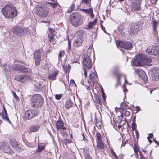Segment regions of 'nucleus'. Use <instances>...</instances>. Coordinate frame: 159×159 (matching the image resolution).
I'll list each match as a JSON object with an SVG mask.
<instances>
[{
  "mask_svg": "<svg viewBox=\"0 0 159 159\" xmlns=\"http://www.w3.org/2000/svg\"><path fill=\"white\" fill-rule=\"evenodd\" d=\"M136 124L135 122H133L132 123V127H136Z\"/></svg>",
  "mask_w": 159,
  "mask_h": 159,
  "instance_id": "774afa93",
  "label": "nucleus"
},
{
  "mask_svg": "<svg viewBox=\"0 0 159 159\" xmlns=\"http://www.w3.org/2000/svg\"><path fill=\"white\" fill-rule=\"evenodd\" d=\"M143 55L138 56L134 59L133 63L136 66H140L144 65Z\"/></svg>",
  "mask_w": 159,
  "mask_h": 159,
  "instance_id": "9b49d317",
  "label": "nucleus"
},
{
  "mask_svg": "<svg viewBox=\"0 0 159 159\" xmlns=\"http://www.w3.org/2000/svg\"><path fill=\"white\" fill-rule=\"evenodd\" d=\"M2 14L7 19L11 18L16 16L17 14L16 8L13 4L6 5L2 10Z\"/></svg>",
  "mask_w": 159,
  "mask_h": 159,
  "instance_id": "f257e3e1",
  "label": "nucleus"
},
{
  "mask_svg": "<svg viewBox=\"0 0 159 159\" xmlns=\"http://www.w3.org/2000/svg\"><path fill=\"white\" fill-rule=\"evenodd\" d=\"M39 128V126L35 125L31 126L30 130L31 132H35L38 130Z\"/></svg>",
  "mask_w": 159,
  "mask_h": 159,
  "instance_id": "cd10ccee",
  "label": "nucleus"
},
{
  "mask_svg": "<svg viewBox=\"0 0 159 159\" xmlns=\"http://www.w3.org/2000/svg\"><path fill=\"white\" fill-rule=\"evenodd\" d=\"M83 40L82 39V36H80L78 38L75 39L73 43L74 46L79 47L82 45Z\"/></svg>",
  "mask_w": 159,
  "mask_h": 159,
  "instance_id": "dca6fc26",
  "label": "nucleus"
},
{
  "mask_svg": "<svg viewBox=\"0 0 159 159\" xmlns=\"http://www.w3.org/2000/svg\"><path fill=\"white\" fill-rule=\"evenodd\" d=\"M125 115L126 116H129L130 115V112L128 111H126L125 112Z\"/></svg>",
  "mask_w": 159,
  "mask_h": 159,
  "instance_id": "4d7b16f0",
  "label": "nucleus"
},
{
  "mask_svg": "<svg viewBox=\"0 0 159 159\" xmlns=\"http://www.w3.org/2000/svg\"><path fill=\"white\" fill-rule=\"evenodd\" d=\"M121 106L123 107H126V104L124 102H122L121 103Z\"/></svg>",
  "mask_w": 159,
  "mask_h": 159,
  "instance_id": "13d9d810",
  "label": "nucleus"
},
{
  "mask_svg": "<svg viewBox=\"0 0 159 159\" xmlns=\"http://www.w3.org/2000/svg\"><path fill=\"white\" fill-rule=\"evenodd\" d=\"M85 159H92L90 155L89 154H87L85 156Z\"/></svg>",
  "mask_w": 159,
  "mask_h": 159,
  "instance_id": "864d4df0",
  "label": "nucleus"
},
{
  "mask_svg": "<svg viewBox=\"0 0 159 159\" xmlns=\"http://www.w3.org/2000/svg\"><path fill=\"white\" fill-rule=\"evenodd\" d=\"M150 72L151 73L152 80L154 81H157L159 80V69L154 67L149 70Z\"/></svg>",
  "mask_w": 159,
  "mask_h": 159,
  "instance_id": "1a4fd4ad",
  "label": "nucleus"
},
{
  "mask_svg": "<svg viewBox=\"0 0 159 159\" xmlns=\"http://www.w3.org/2000/svg\"><path fill=\"white\" fill-rule=\"evenodd\" d=\"M142 0H134L132 1V8L135 10L139 11L141 8L140 5Z\"/></svg>",
  "mask_w": 159,
  "mask_h": 159,
  "instance_id": "ddd939ff",
  "label": "nucleus"
},
{
  "mask_svg": "<svg viewBox=\"0 0 159 159\" xmlns=\"http://www.w3.org/2000/svg\"><path fill=\"white\" fill-rule=\"evenodd\" d=\"M96 99L97 102L100 105L102 104L101 101V100L100 97L98 95L96 97Z\"/></svg>",
  "mask_w": 159,
  "mask_h": 159,
  "instance_id": "a18cd8bd",
  "label": "nucleus"
},
{
  "mask_svg": "<svg viewBox=\"0 0 159 159\" xmlns=\"http://www.w3.org/2000/svg\"><path fill=\"white\" fill-rule=\"evenodd\" d=\"M100 25H101V27L102 29L106 33H107V32H106L105 28L104 26H103L102 24V23L103 22V21L102 20H100Z\"/></svg>",
  "mask_w": 159,
  "mask_h": 159,
  "instance_id": "49530a36",
  "label": "nucleus"
},
{
  "mask_svg": "<svg viewBox=\"0 0 159 159\" xmlns=\"http://www.w3.org/2000/svg\"><path fill=\"white\" fill-rule=\"evenodd\" d=\"M47 4L48 5H49L50 6L52 7L53 8H56L57 7V6L59 5V4L57 2H56L55 3L48 2L47 3Z\"/></svg>",
  "mask_w": 159,
  "mask_h": 159,
  "instance_id": "7c9ffc66",
  "label": "nucleus"
},
{
  "mask_svg": "<svg viewBox=\"0 0 159 159\" xmlns=\"http://www.w3.org/2000/svg\"><path fill=\"white\" fill-rule=\"evenodd\" d=\"M97 147L100 149H102L104 148V145L102 141L97 142Z\"/></svg>",
  "mask_w": 159,
  "mask_h": 159,
  "instance_id": "a878e982",
  "label": "nucleus"
},
{
  "mask_svg": "<svg viewBox=\"0 0 159 159\" xmlns=\"http://www.w3.org/2000/svg\"><path fill=\"white\" fill-rule=\"evenodd\" d=\"M70 21L72 25L75 27H78L82 23V20H70Z\"/></svg>",
  "mask_w": 159,
  "mask_h": 159,
  "instance_id": "5701e85b",
  "label": "nucleus"
},
{
  "mask_svg": "<svg viewBox=\"0 0 159 159\" xmlns=\"http://www.w3.org/2000/svg\"><path fill=\"white\" fill-rule=\"evenodd\" d=\"M56 126L57 129H61L64 131L66 129V128L64 127V123L60 120L56 121Z\"/></svg>",
  "mask_w": 159,
  "mask_h": 159,
  "instance_id": "2eb2a0df",
  "label": "nucleus"
},
{
  "mask_svg": "<svg viewBox=\"0 0 159 159\" xmlns=\"http://www.w3.org/2000/svg\"><path fill=\"white\" fill-rule=\"evenodd\" d=\"M88 9H83L81 10V11H82L84 12H85V13H87V12L88 11Z\"/></svg>",
  "mask_w": 159,
  "mask_h": 159,
  "instance_id": "338daca9",
  "label": "nucleus"
},
{
  "mask_svg": "<svg viewBox=\"0 0 159 159\" xmlns=\"http://www.w3.org/2000/svg\"><path fill=\"white\" fill-rule=\"evenodd\" d=\"M97 20H93L92 22H90L87 25V29L89 30H90L92 29L93 27L95 26Z\"/></svg>",
  "mask_w": 159,
  "mask_h": 159,
  "instance_id": "b1692460",
  "label": "nucleus"
},
{
  "mask_svg": "<svg viewBox=\"0 0 159 159\" xmlns=\"http://www.w3.org/2000/svg\"><path fill=\"white\" fill-rule=\"evenodd\" d=\"M87 51V55L84 57L83 60V64L84 68H87L89 69H90L92 67V61L89 55H88L89 51Z\"/></svg>",
  "mask_w": 159,
  "mask_h": 159,
  "instance_id": "6e6552de",
  "label": "nucleus"
},
{
  "mask_svg": "<svg viewBox=\"0 0 159 159\" xmlns=\"http://www.w3.org/2000/svg\"><path fill=\"white\" fill-rule=\"evenodd\" d=\"M71 49V41L68 39V47L67 51L68 52H70Z\"/></svg>",
  "mask_w": 159,
  "mask_h": 159,
  "instance_id": "c9c22d12",
  "label": "nucleus"
},
{
  "mask_svg": "<svg viewBox=\"0 0 159 159\" xmlns=\"http://www.w3.org/2000/svg\"><path fill=\"white\" fill-rule=\"evenodd\" d=\"M125 75L123 74H120L119 75H118L117 76V78H121L122 76H124V75Z\"/></svg>",
  "mask_w": 159,
  "mask_h": 159,
  "instance_id": "69168bd1",
  "label": "nucleus"
},
{
  "mask_svg": "<svg viewBox=\"0 0 159 159\" xmlns=\"http://www.w3.org/2000/svg\"><path fill=\"white\" fill-rule=\"evenodd\" d=\"M11 144L13 147H14L17 151H19V147L18 146V143L15 140L11 141Z\"/></svg>",
  "mask_w": 159,
  "mask_h": 159,
  "instance_id": "393cba45",
  "label": "nucleus"
},
{
  "mask_svg": "<svg viewBox=\"0 0 159 159\" xmlns=\"http://www.w3.org/2000/svg\"><path fill=\"white\" fill-rule=\"evenodd\" d=\"M122 119L121 118V117L119 116L116 117V122L118 124H120L121 123L122 121Z\"/></svg>",
  "mask_w": 159,
  "mask_h": 159,
  "instance_id": "4c0bfd02",
  "label": "nucleus"
},
{
  "mask_svg": "<svg viewBox=\"0 0 159 159\" xmlns=\"http://www.w3.org/2000/svg\"><path fill=\"white\" fill-rule=\"evenodd\" d=\"M137 28V26H134L131 27L130 28V31L132 32L133 34L135 33L136 31V29Z\"/></svg>",
  "mask_w": 159,
  "mask_h": 159,
  "instance_id": "ea45409f",
  "label": "nucleus"
},
{
  "mask_svg": "<svg viewBox=\"0 0 159 159\" xmlns=\"http://www.w3.org/2000/svg\"><path fill=\"white\" fill-rule=\"evenodd\" d=\"M49 32L50 35H55L54 33L55 31L54 30L50 28L49 29Z\"/></svg>",
  "mask_w": 159,
  "mask_h": 159,
  "instance_id": "8fccbe9b",
  "label": "nucleus"
},
{
  "mask_svg": "<svg viewBox=\"0 0 159 159\" xmlns=\"http://www.w3.org/2000/svg\"><path fill=\"white\" fill-rule=\"evenodd\" d=\"M118 70V68L117 67L114 68L112 71V74L115 75H116L117 73Z\"/></svg>",
  "mask_w": 159,
  "mask_h": 159,
  "instance_id": "37998d69",
  "label": "nucleus"
},
{
  "mask_svg": "<svg viewBox=\"0 0 159 159\" xmlns=\"http://www.w3.org/2000/svg\"><path fill=\"white\" fill-rule=\"evenodd\" d=\"M111 153L116 158H118V156L116 155V153L114 152L113 150L112 151Z\"/></svg>",
  "mask_w": 159,
  "mask_h": 159,
  "instance_id": "680f3d73",
  "label": "nucleus"
},
{
  "mask_svg": "<svg viewBox=\"0 0 159 159\" xmlns=\"http://www.w3.org/2000/svg\"><path fill=\"white\" fill-rule=\"evenodd\" d=\"M75 8V4L73 3L72 5L69 8L67 11L69 13H70L73 11Z\"/></svg>",
  "mask_w": 159,
  "mask_h": 159,
  "instance_id": "473e14b6",
  "label": "nucleus"
},
{
  "mask_svg": "<svg viewBox=\"0 0 159 159\" xmlns=\"http://www.w3.org/2000/svg\"><path fill=\"white\" fill-rule=\"evenodd\" d=\"M146 53L150 55L156 56L159 55V46H150L146 49Z\"/></svg>",
  "mask_w": 159,
  "mask_h": 159,
  "instance_id": "39448f33",
  "label": "nucleus"
},
{
  "mask_svg": "<svg viewBox=\"0 0 159 159\" xmlns=\"http://www.w3.org/2000/svg\"><path fill=\"white\" fill-rule=\"evenodd\" d=\"M81 2H84L86 5L89 4V0H82Z\"/></svg>",
  "mask_w": 159,
  "mask_h": 159,
  "instance_id": "5fc2aeb1",
  "label": "nucleus"
},
{
  "mask_svg": "<svg viewBox=\"0 0 159 159\" xmlns=\"http://www.w3.org/2000/svg\"><path fill=\"white\" fill-rule=\"evenodd\" d=\"M95 76V75L93 73H92L90 75V79L92 81H93V79Z\"/></svg>",
  "mask_w": 159,
  "mask_h": 159,
  "instance_id": "c03bdc74",
  "label": "nucleus"
},
{
  "mask_svg": "<svg viewBox=\"0 0 159 159\" xmlns=\"http://www.w3.org/2000/svg\"><path fill=\"white\" fill-rule=\"evenodd\" d=\"M153 28L154 30V31L155 32L156 31V28L158 25L157 22L155 20H153Z\"/></svg>",
  "mask_w": 159,
  "mask_h": 159,
  "instance_id": "a19ab883",
  "label": "nucleus"
},
{
  "mask_svg": "<svg viewBox=\"0 0 159 159\" xmlns=\"http://www.w3.org/2000/svg\"><path fill=\"white\" fill-rule=\"evenodd\" d=\"M38 114V112L35 110H28L25 112L24 118L25 120H30L34 118Z\"/></svg>",
  "mask_w": 159,
  "mask_h": 159,
  "instance_id": "0eeeda50",
  "label": "nucleus"
},
{
  "mask_svg": "<svg viewBox=\"0 0 159 159\" xmlns=\"http://www.w3.org/2000/svg\"><path fill=\"white\" fill-rule=\"evenodd\" d=\"M37 14L42 18L46 17L48 13V8L46 7L38 5L36 9Z\"/></svg>",
  "mask_w": 159,
  "mask_h": 159,
  "instance_id": "20e7f679",
  "label": "nucleus"
},
{
  "mask_svg": "<svg viewBox=\"0 0 159 159\" xmlns=\"http://www.w3.org/2000/svg\"><path fill=\"white\" fill-rule=\"evenodd\" d=\"M73 105V103L71 100L70 99H68L66 101L65 107L67 109L71 107Z\"/></svg>",
  "mask_w": 159,
  "mask_h": 159,
  "instance_id": "4be33fe9",
  "label": "nucleus"
},
{
  "mask_svg": "<svg viewBox=\"0 0 159 159\" xmlns=\"http://www.w3.org/2000/svg\"><path fill=\"white\" fill-rule=\"evenodd\" d=\"M41 54V52L38 50H36L34 53L35 64L37 66H39L40 64Z\"/></svg>",
  "mask_w": 159,
  "mask_h": 159,
  "instance_id": "f8f14e48",
  "label": "nucleus"
},
{
  "mask_svg": "<svg viewBox=\"0 0 159 159\" xmlns=\"http://www.w3.org/2000/svg\"><path fill=\"white\" fill-rule=\"evenodd\" d=\"M13 71H18L21 72H27L28 71V68L20 64H15L12 67Z\"/></svg>",
  "mask_w": 159,
  "mask_h": 159,
  "instance_id": "9d476101",
  "label": "nucleus"
},
{
  "mask_svg": "<svg viewBox=\"0 0 159 159\" xmlns=\"http://www.w3.org/2000/svg\"><path fill=\"white\" fill-rule=\"evenodd\" d=\"M59 71H52V73L49 74L48 78L50 80H54L56 79V77L58 75Z\"/></svg>",
  "mask_w": 159,
  "mask_h": 159,
  "instance_id": "a211bd4d",
  "label": "nucleus"
},
{
  "mask_svg": "<svg viewBox=\"0 0 159 159\" xmlns=\"http://www.w3.org/2000/svg\"><path fill=\"white\" fill-rule=\"evenodd\" d=\"M24 141L25 142V143L26 144V145L27 146H28V147H34V144L33 143H30L29 142L26 141H25L24 140Z\"/></svg>",
  "mask_w": 159,
  "mask_h": 159,
  "instance_id": "e433bc0d",
  "label": "nucleus"
},
{
  "mask_svg": "<svg viewBox=\"0 0 159 159\" xmlns=\"http://www.w3.org/2000/svg\"><path fill=\"white\" fill-rule=\"evenodd\" d=\"M82 137H83V139H82V140H87V139H86L85 136V135L84 134V133H82Z\"/></svg>",
  "mask_w": 159,
  "mask_h": 159,
  "instance_id": "0e129e2a",
  "label": "nucleus"
},
{
  "mask_svg": "<svg viewBox=\"0 0 159 159\" xmlns=\"http://www.w3.org/2000/svg\"><path fill=\"white\" fill-rule=\"evenodd\" d=\"M12 32L15 35L20 37L30 32V30L28 28L16 26L13 28Z\"/></svg>",
  "mask_w": 159,
  "mask_h": 159,
  "instance_id": "7ed1b4c3",
  "label": "nucleus"
},
{
  "mask_svg": "<svg viewBox=\"0 0 159 159\" xmlns=\"http://www.w3.org/2000/svg\"><path fill=\"white\" fill-rule=\"evenodd\" d=\"M3 110L4 111V113H3L2 115V117L3 119H4L5 120L8 122L10 123H11L8 118V114L4 107H3Z\"/></svg>",
  "mask_w": 159,
  "mask_h": 159,
  "instance_id": "412c9836",
  "label": "nucleus"
},
{
  "mask_svg": "<svg viewBox=\"0 0 159 159\" xmlns=\"http://www.w3.org/2000/svg\"><path fill=\"white\" fill-rule=\"evenodd\" d=\"M87 13L89 14L90 17V19H92L94 17V15L93 12V9L89 8L88 9Z\"/></svg>",
  "mask_w": 159,
  "mask_h": 159,
  "instance_id": "c756f323",
  "label": "nucleus"
},
{
  "mask_svg": "<svg viewBox=\"0 0 159 159\" xmlns=\"http://www.w3.org/2000/svg\"><path fill=\"white\" fill-rule=\"evenodd\" d=\"M30 102L32 107L37 108L43 105L44 102V99L40 94H34L31 97Z\"/></svg>",
  "mask_w": 159,
  "mask_h": 159,
  "instance_id": "f03ea898",
  "label": "nucleus"
},
{
  "mask_svg": "<svg viewBox=\"0 0 159 159\" xmlns=\"http://www.w3.org/2000/svg\"><path fill=\"white\" fill-rule=\"evenodd\" d=\"M116 45L127 50H131L133 47L131 43L129 41H122L120 40H117L116 42Z\"/></svg>",
  "mask_w": 159,
  "mask_h": 159,
  "instance_id": "423d86ee",
  "label": "nucleus"
},
{
  "mask_svg": "<svg viewBox=\"0 0 159 159\" xmlns=\"http://www.w3.org/2000/svg\"><path fill=\"white\" fill-rule=\"evenodd\" d=\"M101 93L102 95L103 98V99L104 101H105L106 100V95H105V94L104 93V91L103 90V88H102V87H101Z\"/></svg>",
  "mask_w": 159,
  "mask_h": 159,
  "instance_id": "f704fd0d",
  "label": "nucleus"
},
{
  "mask_svg": "<svg viewBox=\"0 0 159 159\" xmlns=\"http://www.w3.org/2000/svg\"><path fill=\"white\" fill-rule=\"evenodd\" d=\"M153 136V134L152 133H150L149 134L148 136L147 137V139L148 138H152Z\"/></svg>",
  "mask_w": 159,
  "mask_h": 159,
  "instance_id": "052dcab7",
  "label": "nucleus"
},
{
  "mask_svg": "<svg viewBox=\"0 0 159 159\" xmlns=\"http://www.w3.org/2000/svg\"><path fill=\"white\" fill-rule=\"evenodd\" d=\"M70 85L71 86H73L74 85L76 86V84L75 81L73 79H71L70 81Z\"/></svg>",
  "mask_w": 159,
  "mask_h": 159,
  "instance_id": "3c124183",
  "label": "nucleus"
},
{
  "mask_svg": "<svg viewBox=\"0 0 159 159\" xmlns=\"http://www.w3.org/2000/svg\"><path fill=\"white\" fill-rule=\"evenodd\" d=\"M135 133H136L137 139H138V138H139V133L138 131L137 130H136Z\"/></svg>",
  "mask_w": 159,
  "mask_h": 159,
  "instance_id": "bf43d9fd",
  "label": "nucleus"
},
{
  "mask_svg": "<svg viewBox=\"0 0 159 159\" xmlns=\"http://www.w3.org/2000/svg\"><path fill=\"white\" fill-rule=\"evenodd\" d=\"M136 71L138 74L143 79L144 82H146L148 81L147 77L144 71L140 69H137Z\"/></svg>",
  "mask_w": 159,
  "mask_h": 159,
  "instance_id": "4468645a",
  "label": "nucleus"
},
{
  "mask_svg": "<svg viewBox=\"0 0 159 159\" xmlns=\"http://www.w3.org/2000/svg\"><path fill=\"white\" fill-rule=\"evenodd\" d=\"M70 20H80L81 15L78 12L74 13L70 15Z\"/></svg>",
  "mask_w": 159,
  "mask_h": 159,
  "instance_id": "f3484780",
  "label": "nucleus"
},
{
  "mask_svg": "<svg viewBox=\"0 0 159 159\" xmlns=\"http://www.w3.org/2000/svg\"><path fill=\"white\" fill-rule=\"evenodd\" d=\"M67 66V65H66V66H65V65H64L63 66V70L66 73H67L68 72Z\"/></svg>",
  "mask_w": 159,
  "mask_h": 159,
  "instance_id": "09e8293b",
  "label": "nucleus"
},
{
  "mask_svg": "<svg viewBox=\"0 0 159 159\" xmlns=\"http://www.w3.org/2000/svg\"><path fill=\"white\" fill-rule=\"evenodd\" d=\"M44 148L45 147L44 146L42 145H38V148L36 151V152H40L42 150H43Z\"/></svg>",
  "mask_w": 159,
  "mask_h": 159,
  "instance_id": "72a5a7b5",
  "label": "nucleus"
},
{
  "mask_svg": "<svg viewBox=\"0 0 159 159\" xmlns=\"http://www.w3.org/2000/svg\"><path fill=\"white\" fill-rule=\"evenodd\" d=\"M13 95L16 100L19 99L18 97L17 96L16 93L14 92H13Z\"/></svg>",
  "mask_w": 159,
  "mask_h": 159,
  "instance_id": "6e6d98bb",
  "label": "nucleus"
},
{
  "mask_svg": "<svg viewBox=\"0 0 159 159\" xmlns=\"http://www.w3.org/2000/svg\"><path fill=\"white\" fill-rule=\"evenodd\" d=\"M2 66L3 68L4 71L5 72H11L12 67L10 64L6 63L3 65H2Z\"/></svg>",
  "mask_w": 159,
  "mask_h": 159,
  "instance_id": "6ab92c4d",
  "label": "nucleus"
},
{
  "mask_svg": "<svg viewBox=\"0 0 159 159\" xmlns=\"http://www.w3.org/2000/svg\"><path fill=\"white\" fill-rule=\"evenodd\" d=\"M84 74L85 75V77L86 78V77L87 76V73L86 70V69L85 68H84Z\"/></svg>",
  "mask_w": 159,
  "mask_h": 159,
  "instance_id": "e2e57ef3",
  "label": "nucleus"
},
{
  "mask_svg": "<svg viewBox=\"0 0 159 159\" xmlns=\"http://www.w3.org/2000/svg\"><path fill=\"white\" fill-rule=\"evenodd\" d=\"M54 35H50L49 34L48 35V37L49 38V41L50 42H51L54 40L55 39L54 38Z\"/></svg>",
  "mask_w": 159,
  "mask_h": 159,
  "instance_id": "79ce46f5",
  "label": "nucleus"
},
{
  "mask_svg": "<svg viewBox=\"0 0 159 159\" xmlns=\"http://www.w3.org/2000/svg\"><path fill=\"white\" fill-rule=\"evenodd\" d=\"M95 120L96 121V126L99 129H101L102 128V123L101 121H100L99 122H98V121H99V120L97 119H95Z\"/></svg>",
  "mask_w": 159,
  "mask_h": 159,
  "instance_id": "c85d7f7f",
  "label": "nucleus"
},
{
  "mask_svg": "<svg viewBox=\"0 0 159 159\" xmlns=\"http://www.w3.org/2000/svg\"><path fill=\"white\" fill-rule=\"evenodd\" d=\"M71 140L68 139H65L63 142V144L65 145L66 146L68 143H70Z\"/></svg>",
  "mask_w": 159,
  "mask_h": 159,
  "instance_id": "58836bf2",
  "label": "nucleus"
},
{
  "mask_svg": "<svg viewBox=\"0 0 159 159\" xmlns=\"http://www.w3.org/2000/svg\"><path fill=\"white\" fill-rule=\"evenodd\" d=\"M134 147H133V148L135 153H137L138 151V148L136 144L134 143Z\"/></svg>",
  "mask_w": 159,
  "mask_h": 159,
  "instance_id": "de8ad7c7",
  "label": "nucleus"
},
{
  "mask_svg": "<svg viewBox=\"0 0 159 159\" xmlns=\"http://www.w3.org/2000/svg\"><path fill=\"white\" fill-rule=\"evenodd\" d=\"M96 142L102 141L101 136L99 132H97L96 135Z\"/></svg>",
  "mask_w": 159,
  "mask_h": 159,
  "instance_id": "2f4dec72",
  "label": "nucleus"
},
{
  "mask_svg": "<svg viewBox=\"0 0 159 159\" xmlns=\"http://www.w3.org/2000/svg\"><path fill=\"white\" fill-rule=\"evenodd\" d=\"M143 56L144 65L148 64L151 62L152 60L150 58H148L145 55H143Z\"/></svg>",
  "mask_w": 159,
  "mask_h": 159,
  "instance_id": "bb28decb",
  "label": "nucleus"
},
{
  "mask_svg": "<svg viewBox=\"0 0 159 159\" xmlns=\"http://www.w3.org/2000/svg\"><path fill=\"white\" fill-rule=\"evenodd\" d=\"M62 95L61 94H56L55 95L56 99L57 100H59L61 97Z\"/></svg>",
  "mask_w": 159,
  "mask_h": 159,
  "instance_id": "603ef678",
  "label": "nucleus"
},
{
  "mask_svg": "<svg viewBox=\"0 0 159 159\" xmlns=\"http://www.w3.org/2000/svg\"><path fill=\"white\" fill-rule=\"evenodd\" d=\"M15 79L20 82H23L26 80V78L24 75H18L16 76Z\"/></svg>",
  "mask_w": 159,
  "mask_h": 159,
  "instance_id": "aec40b11",
  "label": "nucleus"
}]
</instances>
